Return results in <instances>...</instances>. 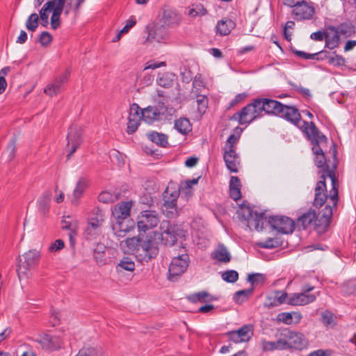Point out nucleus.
I'll return each mask as SVG.
<instances>
[{
	"mask_svg": "<svg viewBox=\"0 0 356 356\" xmlns=\"http://www.w3.org/2000/svg\"><path fill=\"white\" fill-rule=\"evenodd\" d=\"M312 150L315 154V163L318 168H322L324 171L322 175L328 177L332 182V188L330 191L329 199L332 206L336 207L338 202V181L333 171L328 170V165L326 163L324 152L321 145H314Z\"/></svg>",
	"mask_w": 356,
	"mask_h": 356,
	"instance_id": "f257e3e1",
	"label": "nucleus"
},
{
	"mask_svg": "<svg viewBox=\"0 0 356 356\" xmlns=\"http://www.w3.org/2000/svg\"><path fill=\"white\" fill-rule=\"evenodd\" d=\"M61 1L46 2L39 10L41 24L47 27L49 24V16L51 13L50 24L52 29L56 30L60 26Z\"/></svg>",
	"mask_w": 356,
	"mask_h": 356,
	"instance_id": "f03ea898",
	"label": "nucleus"
},
{
	"mask_svg": "<svg viewBox=\"0 0 356 356\" xmlns=\"http://www.w3.org/2000/svg\"><path fill=\"white\" fill-rule=\"evenodd\" d=\"M238 141V136L231 134L223 147V159L227 169L232 172H238L240 166V158L236 152L235 145Z\"/></svg>",
	"mask_w": 356,
	"mask_h": 356,
	"instance_id": "7ed1b4c3",
	"label": "nucleus"
},
{
	"mask_svg": "<svg viewBox=\"0 0 356 356\" xmlns=\"http://www.w3.org/2000/svg\"><path fill=\"white\" fill-rule=\"evenodd\" d=\"M179 193V188L173 187L172 184H169L165 191L162 210L168 218H172L179 216L177 200Z\"/></svg>",
	"mask_w": 356,
	"mask_h": 356,
	"instance_id": "20e7f679",
	"label": "nucleus"
},
{
	"mask_svg": "<svg viewBox=\"0 0 356 356\" xmlns=\"http://www.w3.org/2000/svg\"><path fill=\"white\" fill-rule=\"evenodd\" d=\"M281 332L285 350H302L308 347L309 341L302 333L289 329H284Z\"/></svg>",
	"mask_w": 356,
	"mask_h": 356,
	"instance_id": "39448f33",
	"label": "nucleus"
},
{
	"mask_svg": "<svg viewBox=\"0 0 356 356\" xmlns=\"http://www.w3.org/2000/svg\"><path fill=\"white\" fill-rule=\"evenodd\" d=\"M263 115L259 99L248 104L240 112L236 113L233 118L237 120L241 124L250 123L255 119Z\"/></svg>",
	"mask_w": 356,
	"mask_h": 356,
	"instance_id": "423d86ee",
	"label": "nucleus"
},
{
	"mask_svg": "<svg viewBox=\"0 0 356 356\" xmlns=\"http://www.w3.org/2000/svg\"><path fill=\"white\" fill-rule=\"evenodd\" d=\"M189 263V257L187 254H181L173 257L168 269V279L175 281L187 269Z\"/></svg>",
	"mask_w": 356,
	"mask_h": 356,
	"instance_id": "0eeeda50",
	"label": "nucleus"
},
{
	"mask_svg": "<svg viewBox=\"0 0 356 356\" xmlns=\"http://www.w3.org/2000/svg\"><path fill=\"white\" fill-rule=\"evenodd\" d=\"M160 236L165 245L172 246L177 241V236H184L185 232L177 226H170L168 222H162L161 224Z\"/></svg>",
	"mask_w": 356,
	"mask_h": 356,
	"instance_id": "6e6552de",
	"label": "nucleus"
},
{
	"mask_svg": "<svg viewBox=\"0 0 356 356\" xmlns=\"http://www.w3.org/2000/svg\"><path fill=\"white\" fill-rule=\"evenodd\" d=\"M104 213L98 208H95L91 212L88 219V225L85 230L87 238L91 239L98 234L100 227L104 221Z\"/></svg>",
	"mask_w": 356,
	"mask_h": 356,
	"instance_id": "1a4fd4ad",
	"label": "nucleus"
},
{
	"mask_svg": "<svg viewBox=\"0 0 356 356\" xmlns=\"http://www.w3.org/2000/svg\"><path fill=\"white\" fill-rule=\"evenodd\" d=\"M160 218L155 211H143L137 218V227L139 232H145L158 225Z\"/></svg>",
	"mask_w": 356,
	"mask_h": 356,
	"instance_id": "9d476101",
	"label": "nucleus"
},
{
	"mask_svg": "<svg viewBox=\"0 0 356 356\" xmlns=\"http://www.w3.org/2000/svg\"><path fill=\"white\" fill-rule=\"evenodd\" d=\"M35 341L40 345L42 349L48 351H56L64 346V342L60 336L49 334H41L35 339Z\"/></svg>",
	"mask_w": 356,
	"mask_h": 356,
	"instance_id": "9b49d317",
	"label": "nucleus"
},
{
	"mask_svg": "<svg viewBox=\"0 0 356 356\" xmlns=\"http://www.w3.org/2000/svg\"><path fill=\"white\" fill-rule=\"evenodd\" d=\"M39 252L36 250H30L19 259L17 274L19 280L26 275L29 270L35 265L39 258Z\"/></svg>",
	"mask_w": 356,
	"mask_h": 356,
	"instance_id": "f8f14e48",
	"label": "nucleus"
},
{
	"mask_svg": "<svg viewBox=\"0 0 356 356\" xmlns=\"http://www.w3.org/2000/svg\"><path fill=\"white\" fill-rule=\"evenodd\" d=\"M315 13V8L311 2L302 1L295 6L291 10V14L296 20L310 19Z\"/></svg>",
	"mask_w": 356,
	"mask_h": 356,
	"instance_id": "ddd939ff",
	"label": "nucleus"
},
{
	"mask_svg": "<svg viewBox=\"0 0 356 356\" xmlns=\"http://www.w3.org/2000/svg\"><path fill=\"white\" fill-rule=\"evenodd\" d=\"M302 122V125L300 124L298 127L305 132L314 145H323L327 143V138L320 133L313 122L308 123L305 121Z\"/></svg>",
	"mask_w": 356,
	"mask_h": 356,
	"instance_id": "4468645a",
	"label": "nucleus"
},
{
	"mask_svg": "<svg viewBox=\"0 0 356 356\" xmlns=\"http://www.w3.org/2000/svg\"><path fill=\"white\" fill-rule=\"evenodd\" d=\"M81 136L82 130L79 127L72 125L70 127L67 136V143L66 146L67 150L69 152L67 156V158L72 155L81 144Z\"/></svg>",
	"mask_w": 356,
	"mask_h": 356,
	"instance_id": "2eb2a0df",
	"label": "nucleus"
},
{
	"mask_svg": "<svg viewBox=\"0 0 356 356\" xmlns=\"http://www.w3.org/2000/svg\"><path fill=\"white\" fill-rule=\"evenodd\" d=\"M268 222L274 229L282 234L292 233L294 229L293 221L286 216H272L270 217Z\"/></svg>",
	"mask_w": 356,
	"mask_h": 356,
	"instance_id": "dca6fc26",
	"label": "nucleus"
},
{
	"mask_svg": "<svg viewBox=\"0 0 356 356\" xmlns=\"http://www.w3.org/2000/svg\"><path fill=\"white\" fill-rule=\"evenodd\" d=\"M254 333L253 326L250 324L245 325L238 330L231 331L226 334L229 339L236 343L248 341Z\"/></svg>",
	"mask_w": 356,
	"mask_h": 356,
	"instance_id": "f3484780",
	"label": "nucleus"
},
{
	"mask_svg": "<svg viewBox=\"0 0 356 356\" xmlns=\"http://www.w3.org/2000/svg\"><path fill=\"white\" fill-rule=\"evenodd\" d=\"M142 119V111L138 105L136 104H131L127 118V133L131 134L135 132L140 125Z\"/></svg>",
	"mask_w": 356,
	"mask_h": 356,
	"instance_id": "a211bd4d",
	"label": "nucleus"
},
{
	"mask_svg": "<svg viewBox=\"0 0 356 356\" xmlns=\"http://www.w3.org/2000/svg\"><path fill=\"white\" fill-rule=\"evenodd\" d=\"M134 228L135 222L130 218L114 220L112 225L113 233L118 237H124L127 234L134 230Z\"/></svg>",
	"mask_w": 356,
	"mask_h": 356,
	"instance_id": "6ab92c4d",
	"label": "nucleus"
},
{
	"mask_svg": "<svg viewBox=\"0 0 356 356\" xmlns=\"http://www.w3.org/2000/svg\"><path fill=\"white\" fill-rule=\"evenodd\" d=\"M90 180L87 177L81 176L77 179L73 189L71 203L73 205H78L85 191L89 187Z\"/></svg>",
	"mask_w": 356,
	"mask_h": 356,
	"instance_id": "aec40b11",
	"label": "nucleus"
},
{
	"mask_svg": "<svg viewBox=\"0 0 356 356\" xmlns=\"http://www.w3.org/2000/svg\"><path fill=\"white\" fill-rule=\"evenodd\" d=\"M69 76V72H65L56 77L54 81L48 84L44 89V92L50 97H53L60 93L63 85L67 82Z\"/></svg>",
	"mask_w": 356,
	"mask_h": 356,
	"instance_id": "412c9836",
	"label": "nucleus"
},
{
	"mask_svg": "<svg viewBox=\"0 0 356 356\" xmlns=\"http://www.w3.org/2000/svg\"><path fill=\"white\" fill-rule=\"evenodd\" d=\"M140 248L139 251L141 252L139 253L138 256L142 257V260L145 261H149L152 258L155 257L158 254V248L156 245V243L150 239H147V241H143V243L140 245Z\"/></svg>",
	"mask_w": 356,
	"mask_h": 356,
	"instance_id": "4be33fe9",
	"label": "nucleus"
},
{
	"mask_svg": "<svg viewBox=\"0 0 356 356\" xmlns=\"http://www.w3.org/2000/svg\"><path fill=\"white\" fill-rule=\"evenodd\" d=\"M147 42H156L159 43H167L169 40V35L168 32L162 26L147 29Z\"/></svg>",
	"mask_w": 356,
	"mask_h": 356,
	"instance_id": "5701e85b",
	"label": "nucleus"
},
{
	"mask_svg": "<svg viewBox=\"0 0 356 356\" xmlns=\"http://www.w3.org/2000/svg\"><path fill=\"white\" fill-rule=\"evenodd\" d=\"M280 118H284L292 124L300 126L301 123V115L298 110L293 106L282 105V111L279 115Z\"/></svg>",
	"mask_w": 356,
	"mask_h": 356,
	"instance_id": "b1692460",
	"label": "nucleus"
},
{
	"mask_svg": "<svg viewBox=\"0 0 356 356\" xmlns=\"http://www.w3.org/2000/svg\"><path fill=\"white\" fill-rule=\"evenodd\" d=\"M321 179L317 182L315 188V197L314 200V204L316 207H321L324 204L327 195L325 193L326 186H325V177L324 175H321Z\"/></svg>",
	"mask_w": 356,
	"mask_h": 356,
	"instance_id": "393cba45",
	"label": "nucleus"
},
{
	"mask_svg": "<svg viewBox=\"0 0 356 356\" xmlns=\"http://www.w3.org/2000/svg\"><path fill=\"white\" fill-rule=\"evenodd\" d=\"M316 298L314 294H306L305 293H296L290 296L287 300V304L293 306L305 305L313 302Z\"/></svg>",
	"mask_w": 356,
	"mask_h": 356,
	"instance_id": "a878e982",
	"label": "nucleus"
},
{
	"mask_svg": "<svg viewBox=\"0 0 356 356\" xmlns=\"http://www.w3.org/2000/svg\"><path fill=\"white\" fill-rule=\"evenodd\" d=\"M259 102L262 113L264 112L267 114H274L276 115H279L283 105L276 100L268 99H259Z\"/></svg>",
	"mask_w": 356,
	"mask_h": 356,
	"instance_id": "bb28decb",
	"label": "nucleus"
},
{
	"mask_svg": "<svg viewBox=\"0 0 356 356\" xmlns=\"http://www.w3.org/2000/svg\"><path fill=\"white\" fill-rule=\"evenodd\" d=\"M131 207V202H122L117 204L112 212L114 220L129 218Z\"/></svg>",
	"mask_w": 356,
	"mask_h": 356,
	"instance_id": "cd10ccee",
	"label": "nucleus"
},
{
	"mask_svg": "<svg viewBox=\"0 0 356 356\" xmlns=\"http://www.w3.org/2000/svg\"><path fill=\"white\" fill-rule=\"evenodd\" d=\"M288 294L282 291H275L266 298L265 305L268 307H276L284 302L287 303Z\"/></svg>",
	"mask_w": 356,
	"mask_h": 356,
	"instance_id": "c85d7f7f",
	"label": "nucleus"
},
{
	"mask_svg": "<svg viewBox=\"0 0 356 356\" xmlns=\"http://www.w3.org/2000/svg\"><path fill=\"white\" fill-rule=\"evenodd\" d=\"M284 344L281 332L277 334V340L275 341H268L265 339L261 341V348L265 352L285 350Z\"/></svg>",
	"mask_w": 356,
	"mask_h": 356,
	"instance_id": "c756f323",
	"label": "nucleus"
},
{
	"mask_svg": "<svg viewBox=\"0 0 356 356\" xmlns=\"http://www.w3.org/2000/svg\"><path fill=\"white\" fill-rule=\"evenodd\" d=\"M163 22L169 27L177 26L181 22V17L175 10L165 8L163 13Z\"/></svg>",
	"mask_w": 356,
	"mask_h": 356,
	"instance_id": "7c9ffc66",
	"label": "nucleus"
},
{
	"mask_svg": "<svg viewBox=\"0 0 356 356\" xmlns=\"http://www.w3.org/2000/svg\"><path fill=\"white\" fill-rule=\"evenodd\" d=\"M140 242L139 237L134 236L121 241L120 245L124 252L133 254L140 250Z\"/></svg>",
	"mask_w": 356,
	"mask_h": 356,
	"instance_id": "2f4dec72",
	"label": "nucleus"
},
{
	"mask_svg": "<svg viewBox=\"0 0 356 356\" xmlns=\"http://www.w3.org/2000/svg\"><path fill=\"white\" fill-rule=\"evenodd\" d=\"M325 45L330 49L336 48L339 43V31L334 28L330 27L326 30Z\"/></svg>",
	"mask_w": 356,
	"mask_h": 356,
	"instance_id": "473e14b6",
	"label": "nucleus"
},
{
	"mask_svg": "<svg viewBox=\"0 0 356 356\" xmlns=\"http://www.w3.org/2000/svg\"><path fill=\"white\" fill-rule=\"evenodd\" d=\"M235 26L236 24L233 20L227 18L222 19L216 26V33L222 36L227 35L234 29Z\"/></svg>",
	"mask_w": 356,
	"mask_h": 356,
	"instance_id": "72a5a7b5",
	"label": "nucleus"
},
{
	"mask_svg": "<svg viewBox=\"0 0 356 356\" xmlns=\"http://www.w3.org/2000/svg\"><path fill=\"white\" fill-rule=\"evenodd\" d=\"M141 111L143 120L147 124H152L160 119L161 113L155 106H147Z\"/></svg>",
	"mask_w": 356,
	"mask_h": 356,
	"instance_id": "f704fd0d",
	"label": "nucleus"
},
{
	"mask_svg": "<svg viewBox=\"0 0 356 356\" xmlns=\"http://www.w3.org/2000/svg\"><path fill=\"white\" fill-rule=\"evenodd\" d=\"M212 258L220 263H228L231 260V254L227 248L222 244L218 245L212 252Z\"/></svg>",
	"mask_w": 356,
	"mask_h": 356,
	"instance_id": "c9c22d12",
	"label": "nucleus"
},
{
	"mask_svg": "<svg viewBox=\"0 0 356 356\" xmlns=\"http://www.w3.org/2000/svg\"><path fill=\"white\" fill-rule=\"evenodd\" d=\"M241 184L238 177H231L229 181V194L230 197L235 201L241 197Z\"/></svg>",
	"mask_w": 356,
	"mask_h": 356,
	"instance_id": "e433bc0d",
	"label": "nucleus"
},
{
	"mask_svg": "<svg viewBox=\"0 0 356 356\" xmlns=\"http://www.w3.org/2000/svg\"><path fill=\"white\" fill-rule=\"evenodd\" d=\"M316 214L313 210H309L307 213L302 214L298 220V225L301 226L303 229L307 228L313 222L316 221Z\"/></svg>",
	"mask_w": 356,
	"mask_h": 356,
	"instance_id": "4c0bfd02",
	"label": "nucleus"
},
{
	"mask_svg": "<svg viewBox=\"0 0 356 356\" xmlns=\"http://www.w3.org/2000/svg\"><path fill=\"white\" fill-rule=\"evenodd\" d=\"M188 300L191 302H208L216 300L211 295L206 291H200L188 296Z\"/></svg>",
	"mask_w": 356,
	"mask_h": 356,
	"instance_id": "58836bf2",
	"label": "nucleus"
},
{
	"mask_svg": "<svg viewBox=\"0 0 356 356\" xmlns=\"http://www.w3.org/2000/svg\"><path fill=\"white\" fill-rule=\"evenodd\" d=\"M147 138L149 140L161 147H165L168 142V136L161 133L152 131L147 134Z\"/></svg>",
	"mask_w": 356,
	"mask_h": 356,
	"instance_id": "ea45409f",
	"label": "nucleus"
},
{
	"mask_svg": "<svg viewBox=\"0 0 356 356\" xmlns=\"http://www.w3.org/2000/svg\"><path fill=\"white\" fill-rule=\"evenodd\" d=\"M175 128L179 133L186 134L191 131V124L187 118H181L175 121Z\"/></svg>",
	"mask_w": 356,
	"mask_h": 356,
	"instance_id": "a19ab883",
	"label": "nucleus"
},
{
	"mask_svg": "<svg viewBox=\"0 0 356 356\" xmlns=\"http://www.w3.org/2000/svg\"><path fill=\"white\" fill-rule=\"evenodd\" d=\"M172 74L169 72L159 73L156 79V83L161 87L169 88L172 85Z\"/></svg>",
	"mask_w": 356,
	"mask_h": 356,
	"instance_id": "79ce46f5",
	"label": "nucleus"
},
{
	"mask_svg": "<svg viewBox=\"0 0 356 356\" xmlns=\"http://www.w3.org/2000/svg\"><path fill=\"white\" fill-rule=\"evenodd\" d=\"M118 270H124L132 272L135 270V263L132 258L129 257H124L117 266Z\"/></svg>",
	"mask_w": 356,
	"mask_h": 356,
	"instance_id": "37998d69",
	"label": "nucleus"
},
{
	"mask_svg": "<svg viewBox=\"0 0 356 356\" xmlns=\"http://www.w3.org/2000/svg\"><path fill=\"white\" fill-rule=\"evenodd\" d=\"M40 15L33 13L29 15L26 22V28L29 31L34 32L39 25Z\"/></svg>",
	"mask_w": 356,
	"mask_h": 356,
	"instance_id": "c03bdc74",
	"label": "nucleus"
},
{
	"mask_svg": "<svg viewBox=\"0 0 356 356\" xmlns=\"http://www.w3.org/2000/svg\"><path fill=\"white\" fill-rule=\"evenodd\" d=\"M197 95V99L195 101V104L197 105L198 113L202 115L204 113L208 107V98L206 95Z\"/></svg>",
	"mask_w": 356,
	"mask_h": 356,
	"instance_id": "a18cd8bd",
	"label": "nucleus"
},
{
	"mask_svg": "<svg viewBox=\"0 0 356 356\" xmlns=\"http://www.w3.org/2000/svg\"><path fill=\"white\" fill-rule=\"evenodd\" d=\"M119 199V196L117 194L112 193L108 191H102L98 197L99 202L103 203H111Z\"/></svg>",
	"mask_w": 356,
	"mask_h": 356,
	"instance_id": "49530a36",
	"label": "nucleus"
},
{
	"mask_svg": "<svg viewBox=\"0 0 356 356\" xmlns=\"http://www.w3.org/2000/svg\"><path fill=\"white\" fill-rule=\"evenodd\" d=\"M252 289H244L241 290L235 293L234 296V301L238 304H241L244 302L252 294Z\"/></svg>",
	"mask_w": 356,
	"mask_h": 356,
	"instance_id": "de8ad7c7",
	"label": "nucleus"
},
{
	"mask_svg": "<svg viewBox=\"0 0 356 356\" xmlns=\"http://www.w3.org/2000/svg\"><path fill=\"white\" fill-rule=\"evenodd\" d=\"M222 279L227 282L234 283L238 279V274L236 270H227L222 273Z\"/></svg>",
	"mask_w": 356,
	"mask_h": 356,
	"instance_id": "09e8293b",
	"label": "nucleus"
},
{
	"mask_svg": "<svg viewBox=\"0 0 356 356\" xmlns=\"http://www.w3.org/2000/svg\"><path fill=\"white\" fill-rule=\"evenodd\" d=\"M193 92L194 94H197L202 88H205V83L200 75L195 76L193 82Z\"/></svg>",
	"mask_w": 356,
	"mask_h": 356,
	"instance_id": "8fccbe9b",
	"label": "nucleus"
},
{
	"mask_svg": "<svg viewBox=\"0 0 356 356\" xmlns=\"http://www.w3.org/2000/svg\"><path fill=\"white\" fill-rule=\"evenodd\" d=\"M206 12L207 10L203 6L199 4L191 8L188 11V15L192 17H195L204 15Z\"/></svg>",
	"mask_w": 356,
	"mask_h": 356,
	"instance_id": "3c124183",
	"label": "nucleus"
},
{
	"mask_svg": "<svg viewBox=\"0 0 356 356\" xmlns=\"http://www.w3.org/2000/svg\"><path fill=\"white\" fill-rule=\"evenodd\" d=\"M337 30L339 31V34L350 36L354 33V26L348 24H342Z\"/></svg>",
	"mask_w": 356,
	"mask_h": 356,
	"instance_id": "603ef678",
	"label": "nucleus"
},
{
	"mask_svg": "<svg viewBox=\"0 0 356 356\" xmlns=\"http://www.w3.org/2000/svg\"><path fill=\"white\" fill-rule=\"evenodd\" d=\"M238 216L245 220H248L252 216V210L249 207L242 205L238 210Z\"/></svg>",
	"mask_w": 356,
	"mask_h": 356,
	"instance_id": "864d4df0",
	"label": "nucleus"
},
{
	"mask_svg": "<svg viewBox=\"0 0 356 356\" xmlns=\"http://www.w3.org/2000/svg\"><path fill=\"white\" fill-rule=\"evenodd\" d=\"M49 201L50 195L49 193H44L38 200V206L41 211L44 212L47 209V206Z\"/></svg>",
	"mask_w": 356,
	"mask_h": 356,
	"instance_id": "5fc2aeb1",
	"label": "nucleus"
},
{
	"mask_svg": "<svg viewBox=\"0 0 356 356\" xmlns=\"http://www.w3.org/2000/svg\"><path fill=\"white\" fill-rule=\"evenodd\" d=\"M52 41L51 35L47 31H43L41 33L39 38V42L43 47H47Z\"/></svg>",
	"mask_w": 356,
	"mask_h": 356,
	"instance_id": "6e6d98bb",
	"label": "nucleus"
},
{
	"mask_svg": "<svg viewBox=\"0 0 356 356\" xmlns=\"http://www.w3.org/2000/svg\"><path fill=\"white\" fill-rule=\"evenodd\" d=\"M248 280L252 284H258L264 282L265 277L264 275L260 273H254L248 275Z\"/></svg>",
	"mask_w": 356,
	"mask_h": 356,
	"instance_id": "4d7b16f0",
	"label": "nucleus"
},
{
	"mask_svg": "<svg viewBox=\"0 0 356 356\" xmlns=\"http://www.w3.org/2000/svg\"><path fill=\"white\" fill-rule=\"evenodd\" d=\"M64 228L70 229V232H69L68 235H69L71 245H73L75 243V238L77 235V225L76 224L74 225H70L67 226L66 225L64 227Z\"/></svg>",
	"mask_w": 356,
	"mask_h": 356,
	"instance_id": "13d9d810",
	"label": "nucleus"
},
{
	"mask_svg": "<svg viewBox=\"0 0 356 356\" xmlns=\"http://www.w3.org/2000/svg\"><path fill=\"white\" fill-rule=\"evenodd\" d=\"M247 97L248 95L246 92H242L236 95L235 97L230 102L229 107L236 106L238 104L242 102Z\"/></svg>",
	"mask_w": 356,
	"mask_h": 356,
	"instance_id": "bf43d9fd",
	"label": "nucleus"
},
{
	"mask_svg": "<svg viewBox=\"0 0 356 356\" xmlns=\"http://www.w3.org/2000/svg\"><path fill=\"white\" fill-rule=\"evenodd\" d=\"M332 353V351L331 350L318 349L310 353L307 356H331Z\"/></svg>",
	"mask_w": 356,
	"mask_h": 356,
	"instance_id": "052dcab7",
	"label": "nucleus"
},
{
	"mask_svg": "<svg viewBox=\"0 0 356 356\" xmlns=\"http://www.w3.org/2000/svg\"><path fill=\"white\" fill-rule=\"evenodd\" d=\"M64 247V242L61 239H57L54 243H51L49 246L51 252H56L63 249Z\"/></svg>",
	"mask_w": 356,
	"mask_h": 356,
	"instance_id": "680f3d73",
	"label": "nucleus"
},
{
	"mask_svg": "<svg viewBox=\"0 0 356 356\" xmlns=\"http://www.w3.org/2000/svg\"><path fill=\"white\" fill-rule=\"evenodd\" d=\"M326 31H318L311 34L310 38L316 41H323L325 40Z\"/></svg>",
	"mask_w": 356,
	"mask_h": 356,
	"instance_id": "e2e57ef3",
	"label": "nucleus"
},
{
	"mask_svg": "<svg viewBox=\"0 0 356 356\" xmlns=\"http://www.w3.org/2000/svg\"><path fill=\"white\" fill-rule=\"evenodd\" d=\"M282 317L280 319L282 320L286 324H291L293 323V315L292 313L284 312L280 314Z\"/></svg>",
	"mask_w": 356,
	"mask_h": 356,
	"instance_id": "0e129e2a",
	"label": "nucleus"
},
{
	"mask_svg": "<svg viewBox=\"0 0 356 356\" xmlns=\"http://www.w3.org/2000/svg\"><path fill=\"white\" fill-rule=\"evenodd\" d=\"M136 19L134 17L129 18L127 22L126 25L120 30L121 33H127L131 28H132L136 24Z\"/></svg>",
	"mask_w": 356,
	"mask_h": 356,
	"instance_id": "69168bd1",
	"label": "nucleus"
},
{
	"mask_svg": "<svg viewBox=\"0 0 356 356\" xmlns=\"http://www.w3.org/2000/svg\"><path fill=\"white\" fill-rule=\"evenodd\" d=\"M332 315L329 312H325L322 314V322L324 325H328L332 323Z\"/></svg>",
	"mask_w": 356,
	"mask_h": 356,
	"instance_id": "338daca9",
	"label": "nucleus"
},
{
	"mask_svg": "<svg viewBox=\"0 0 356 356\" xmlns=\"http://www.w3.org/2000/svg\"><path fill=\"white\" fill-rule=\"evenodd\" d=\"M94 350L91 348L81 349L75 356H93Z\"/></svg>",
	"mask_w": 356,
	"mask_h": 356,
	"instance_id": "774afa93",
	"label": "nucleus"
}]
</instances>
